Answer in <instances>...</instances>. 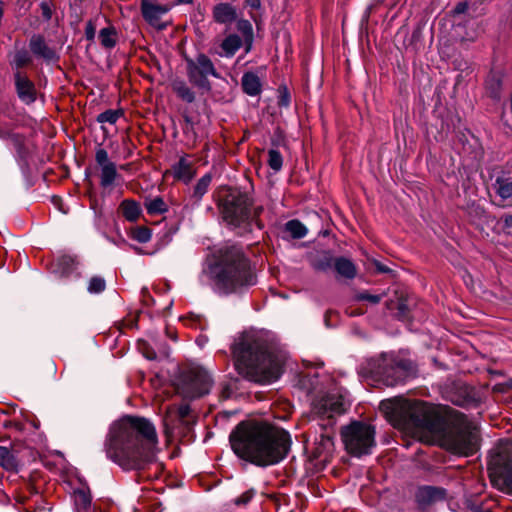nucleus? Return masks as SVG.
Returning <instances> with one entry per match:
<instances>
[{
    "instance_id": "32",
    "label": "nucleus",
    "mask_w": 512,
    "mask_h": 512,
    "mask_svg": "<svg viewBox=\"0 0 512 512\" xmlns=\"http://www.w3.org/2000/svg\"><path fill=\"white\" fill-rule=\"evenodd\" d=\"M285 231L295 239L303 238L307 234L306 227L298 220H290L285 224Z\"/></svg>"
},
{
    "instance_id": "18",
    "label": "nucleus",
    "mask_w": 512,
    "mask_h": 512,
    "mask_svg": "<svg viewBox=\"0 0 512 512\" xmlns=\"http://www.w3.org/2000/svg\"><path fill=\"white\" fill-rule=\"evenodd\" d=\"M212 18L219 24H232L237 19L236 7L227 2H220L212 8Z\"/></svg>"
},
{
    "instance_id": "21",
    "label": "nucleus",
    "mask_w": 512,
    "mask_h": 512,
    "mask_svg": "<svg viewBox=\"0 0 512 512\" xmlns=\"http://www.w3.org/2000/svg\"><path fill=\"white\" fill-rule=\"evenodd\" d=\"M119 210L129 222H136L142 214L140 203L133 199L123 200L119 205Z\"/></svg>"
},
{
    "instance_id": "56",
    "label": "nucleus",
    "mask_w": 512,
    "mask_h": 512,
    "mask_svg": "<svg viewBox=\"0 0 512 512\" xmlns=\"http://www.w3.org/2000/svg\"><path fill=\"white\" fill-rule=\"evenodd\" d=\"M376 268L379 272H387L388 271V268H386L385 266H383L379 263L376 264Z\"/></svg>"
},
{
    "instance_id": "55",
    "label": "nucleus",
    "mask_w": 512,
    "mask_h": 512,
    "mask_svg": "<svg viewBox=\"0 0 512 512\" xmlns=\"http://www.w3.org/2000/svg\"><path fill=\"white\" fill-rule=\"evenodd\" d=\"M74 260L69 257V256H63L61 258L58 259V263L59 264H65V265H70V264H73Z\"/></svg>"
},
{
    "instance_id": "33",
    "label": "nucleus",
    "mask_w": 512,
    "mask_h": 512,
    "mask_svg": "<svg viewBox=\"0 0 512 512\" xmlns=\"http://www.w3.org/2000/svg\"><path fill=\"white\" fill-rule=\"evenodd\" d=\"M334 449V438L330 433L321 434L320 440L317 446V452L319 455H329Z\"/></svg>"
},
{
    "instance_id": "45",
    "label": "nucleus",
    "mask_w": 512,
    "mask_h": 512,
    "mask_svg": "<svg viewBox=\"0 0 512 512\" xmlns=\"http://www.w3.org/2000/svg\"><path fill=\"white\" fill-rule=\"evenodd\" d=\"M13 464L10 451L6 447L0 446V465L9 468Z\"/></svg>"
},
{
    "instance_id": "3",
    "label": "nucleus",
    "mask_w": 512,
    "mask_h": 512,
    "mask_svg": "<svg viewBox=\"0 0 512 512\" xmlns=\"http://www.w3.org/2000/svg\"><path fill=\"white\" fill-rule=\"evenodd\" d=\"M234 453L259 466L283 460L290 448L288 432L267 423H241L230 435Z\"/></svg>"
},
{
    "instance_id": "42",
    "label": "nucleus",
    "mask_w": 512,
    "mask_h": 512,
    "mask_svg": "<svg viewBox=\"0 0 512 512\" xmlns=\"http://www.w3.org/2000/svg\"><path fill=\"white\" fill-rule=\"evenodd\" d=\"M75 504L77 507L81 509H87L91 503V497L88 493L83 490H79L75 492Z\"/></svg>"
},
{
    "instance_id": "27",
    "label": "nucleus",
    "mask_w": 512,
    "mask_h": 512,
    "mask_svg": "<svg viewBox=\"0 0 512 512\" xmlns=\"http://www.w3.org/2000/svg\"><path fill=\"white\" fill-rule=\"evenodd\" d=\"M242 87L245 93L256 96L261 91L260 79L254 73H245L242 77Z\"/></svg>"
},
{
    "instance_id": "48",
    "label": "nucleus",
    "mask_w": 512,
    "mask_h": 512,
    "mask_svg": "<svg viewBox=\"0 0 512 512\" xmlns=\"http://www.w3.org/2000/svg\"><path fill=\"white\" fill-rule=\"evenodd\" d=\"M263 212V207L262 206H253V204L251 205V218H250V222L251 221H255L256 225L259 227V228H262V225L260 223V221L258 220L259 216L261 215V213Z\"/></svg>"
},
{
    "instance_id": "10",
    "label": "nucleus",
    "mask_w": 512,
    "mask_h": 512,
    "mask_svg": "<svg viewBox=\"0 0 512 512\" xmlns=\"http://www.w3.org/2000/svg\"><path fill=\"white\" fill-rule=\"evenodd\" d=\"M212 381L207 371L202 368H191L184 372L176 386V391L183 398L193 399L207 394Z\"/></svg>"
},
{
    "instance_id": "51",
    "label": "nucleus",
    "mask_w": 512,
    "mask_h": 512,
    "mask_svg": "<svg viewBox=\"0 0 512 512\" xmlns=\"http://www.w3.org/2000/svg\"><path fill=\"white\" fill-rule=\"evenodd\" d=\"M231 395H232V389L228 385L223 386V388L221 390V398L228 399Z\"/></svg>"
},
{
    "instance_id": "46",
    "label": "nucleus",
    "mask_w": 512,
    "mask_h": 512,
    "mask_svg": "<svg viewBox=\"0 0 512 512\" xmlns=\"http://www.w3.org/2000/svg\"><path fill=\"white\" fill-rule=\"evenodd\" d=\"M356 298H357V300H360V301H368L372 304H377L381 301L382 296L381 295H373L368 292H362V293H359L356 296Z\"/></svg>"
},
{
    "instance_id": "58",
    "label": "nucleus",
    "mask_w": 512,
    "mask_h": 512,
    "mask_svg": "<svg viewBox=\"0 0 512 512\" xmlns=\"http://www.w3.org/2000/svg\"><path fill=\"white\" fill-rule=\"evenodd\" d=\"M404 309H405V305H404V304H400V305H399V310H400V313H401L402 315H404Z\"/></svg>"
},
{
    "instance_id": "53",
    "label": "nucleus",
    "mask_w": 512,
    "mask_h": 512,
    "mask_svg": "<svg viewBox=\"0 0 512 512\" xmlns=\"http://www.w3.org/2000/svg\"><path fill=\"white\" fill-rule=\"evenodd\" d=\"M290 103V97L288 95L287 92H284L281 97H280V100H279V104L281 106H288Z\"/></svg>"
},
{
    "instance_id": "40",
    "label": "nucleus",
    "mask_w": 512,
    "mask_h": 512,
    "mask_svg": "<svg viewBox=\"0 0 512 512\" xmlns=\"http://www.w3.org/2000/svg\"><path fill=\"white\" fill-rule=\"evenodd\" d=\"M132 238L140 243H147L151 239V230L147 227H137L132 231Z\"/></svg>"
},
{
    "instance_id": "8",
    "label": "nucleus",
    "mask_w": 512,
    "mask_h": 512,
    "mask_svg": "<svg viewBox=\"0 0 512 512\" xmlns=\"http://www.w3.org/2000/svg\"><path fill=\"white\" fill-rule=\"evenodd\" d=\"M252 199L245 193L231 191L221 202V213L225 222L234 227L249 223Z\"/></svg>"
},
{
    "instance_id": "47",
    "label": "nucleus",
    "mask_w": 512,
    "mask_h": 512,
    "mask_svg": "<svg viewBox=\"0 0 512 512\" xmlns=\"http://www.w3.org/2000/svg\"><path fill=\"white\" fill-rule=\"evenodd\" d=\"M254 494H255V492L253 490H248V491L244 492L243 494H241L238 498H236L234 502L236 505H246L247 503H249L251 501Z\"/></svg>"
},
{
    "instance_id": "60",
    "label": "nucleus",
    "mask_w": 512,
    "mask_h": 512,
    "mask_svg": "<svg viewBox=\"0 0 512 512\" xmlns=\"http://www.w3.org/2000/svg\"><path fill=\"white\" fill-rule=\"evenodd\" d=\"M443 20H444V18L439 19V25L442 23Z\"/></svg>"
},
{
    "instance_id": "57",
    "label": "nucleus",
    "mask_w": 512,
    "mask_h": 512,
    "mask_svg": "<svg viewBox=\"0 0 512 512\" xmlns=\"http://www.w3.org/2000/svg\"><path fill=\"white\" fill-rule=\"evenodd\" d=\"M193 0H177V4H191Z\"/></svg>"
},
{
    "instance_id": "34",
    "label": "nucleus",
    "mask_w": 512,
    "mask_h": 512,
    "mask_svg": "<svg viewBox=\"0 0 512 512\" xmlns=\"http://www.w3.org/2000/svg\"><path fill=\"white\" fill-rule=\"evenodd\" d=\"M210 183L211 176L208 174L204 175L202 178L198 180L197 184L194 187L192 195L196 201H200L201 198L207 193Z\"/></svg>"
},
{
    "instance_id": "35",
    "label": "nucleus",
    "mask_w": 512,
    "mask_h": 512,
    "mask_svg": "<svg viewBox=\"0 0 512 512\" xmlns=\"http://www.w3.org/2000/svg\"><path fill=\"white\" fill-rule=\"evenodd\" d=\"M122 116L121 110H106L97 116V122L115 124Z\"/></svg>"
},
{
    "instance_id": "28",
    "label": "nucleus",
    "mask_w": 512,
    "mask_h": 512,
    "mask_svg": "<svg viewBox=\"0 0 512 512\" xmlns=\"http://www.w3.org/2000/svg\"><path fill=\"white\" fill-rule=\"evenodd\" d=\"M101 45L106 49H112L117 43V32L114 27L102 28L99 32Z\"/></svg>"
},
{
    "instance_id": "9",
    "label": "nucleus",
    "mask_w": 512,
    "mask_h": 512,
    "mask_svg": "<svg viewBox=\"0 0 512 512\" xmlns=\"http://www.w3.org/2000/svg\"><path fill=\"white\" fill-rule=\"evenodd\" d=\"M186 72L189 82L204 91L211 90L209 76L219 78L212 60L204 53H199L195 58H186Z\"/></svg>"
},
{
    "instance_id": "17",
    "label": "nucleus",
    "mask_w": 512,
    "mask_h": 512,
    "mask_svg": "<svg viewBox=\"0 0 512 512\" xmlns=\"http://www.w3.org/2000/svg\"><path fill=\"white\" fill-rule=\"evenodd\" d=\"M31 52L39 58L50 62L57 60L56 51L50 47L41 35H33L29 42Z\"/></svg>"
},
{
    "instance_id": "24",
    "label": "nucleus",
    "mask_w": 512,
    "mask_h": 512,
    "mask_svg": "<svg viewBox=\"0 0 512 512\" xmlns=\"http://www.w3.org/2000/svg\"><path fill=\"white\" fill-rule=\"evenodd\" d=\"M241 46V38L236 34H230L222 41V52L219 53V55L230 58L235 55V53L240 49Z\"/></svg>"
},
{
    "instance_id": "11",
    "label": "nucleus",
    "mask_w": 512,
    "mask_h": 512,
    "mask_svg": "<svg viewBox=\"0 0 512 512\" xmlns=\"http://www.w3.org/2000/svg\"><path fill=\"white\" fill-rule=\"evenodd\" d=\"M488 469L491 477L501 481V489L512 494V447L493 456Z\"/></svg>"
},
{
    "instance_id": "15",
    "label": "nucleus",
    "mask_w": 512,
    "mask_h": 512,
    "mask_svg": "<svg viewBox=\"0 0 512 512\" xmlns=\"http://www.w3.org/2000/svg\"><path fill=\"white\" fill-rule=\"evenodd\" d=\"M171 6L160 4L156 0H141V12L143 18L153 27L164 29L165 25L161 23L163 15L169 12Z\"/></svg>"
},
{
    "instance_id": "7",
    "label": "nucleus",
    "mask_w": 512,
    "mask_h": 512,
    "mask_svg": "<svg viewBox=\"0 0 512 512\" xmlns=\"http://www.w3.org/2000/svg\"><path fill=\"white\" fill-rule=\"evenodd\" d=\"M347 452L360 457L369 454L375 446V429L364 422L355 421L341 431Z\"/></svg>"
},
{
    "instance_id": "25",
    "label": "nucleus",
    "mask_w": 512,
    "mask_h": 512,
    "mask_svg": "<svg viewBox=\"0 0 512 512\" xmlns=\"http://www.w3.org/2000/svg\"><path fill=\"white\" fill-rule=\"evenodd\" d=\"M334 268L341 277L352 279L356 276L355 265L345 257L336 258L334 260Z\"/></svg>"
},
{
    "instance_id": "59",
    "label": "nucleus",
    "mask_w": 512,
    "mask_h": 512,
    "mask_svg": "<svg viewBox=\"0 0 512 512\" xmlns=\"http://www.w3.org/2000/svg\"><path fill=\"white\" fill-rule=\"evenodd\" d=\"M492 96H493V97H495V98H496V97H498V96H499V95H498V92H497V91L492 92Z\"/></svg>"
},
{
    "instance_id": "4",
    "label": "nucleus",
    "mask_w": 512,
    "mask_h": 512,
    "mask_svg": "<svg viewBox=\"0 0 512 512\" xmlns=\"http://www.w3.org/2000/svg\"><path fill=\"white\" fill-rule=\"evenodd\" d=\"M235 366L240 375L259 384H271L282 374V361L265 340L243 335L232 347Z\"/></svg>"
},
{
    "instance_id": "23",
    "label": "nucleus",
    "mask_w": 512,
    "mask_h": 512,
    "mask_svg": "<svg viewBox=\"0 0 512 512\" xmlns=\"http://www.w3.org/2000/svg\"><path fill=\"white\" fill-rule=\"evenodd\" d=\"M468 23L464 22H453L452 31L450 32V39L454 42L473 41L475 38V32L469 29Z\"/></svg>"
},
{
    "instance_id": "29",
    "label": "nucleus",
    "mask_w": 512,
    "mask_h": 512,
    "mask_svg": "<svg viewBox=\"0 0 512 512\" xmlns=\"http://www.w3.org/2000/svg\"><path fill=\"white\" fill-rule=\"evenodd\" d=\"M469 4L466 1L460 2L456 5L450 17H452L453 22H464L469 23L471 20V15L468 13Z\"/></svg>"
},
{
    "instance_id": "36",
    "label": "nucleus",
    "mask_w": 512,
    "mask_h": 512,
    "mask_svg": "<svg viewBox=\"0 0 512 512\" xmlns=\"http://www.w3.org/2000/svg\"><path fill=\"white\" fill-rule=\"evenodd\" d=\"M268 165L274 171H280L283 165V158L279 151L270 149L268 151Z\"/></svg>"
},
{
    "instance_id": "37",
    "label": "nucleus",
    "mask_w": 512,
    "mask_h": 512,
    "mask_svg": "<svg viewBox=\"0 0 512 512\" xmlns=\"http://www.w3.org/2000/svg\"><path fill=\"white\" fill-rule=\"evenodd\" d=\"M190 412V407L188 404H182L178 407L176 406H169L167 408V418L165 419V424L167 425L168 418L171 417L173 414H177L178 418L180 420H183L188 416Z\"/></svg>"
},
{
    "instance_id": "50",
    "label": "nucleus",
    "mask_w": 512,
    "mask_h": 512,
    "mask_svg": "<svg viewBox=\"0 0 512 512\" xmlns=\"http://www.w3.org/2000/svg\"><path fill=\"white\" fill-rule=\"evenodd\" d=\"M512 228V215H506L503 218V229L509 230Z\"/></svg>"
},
{
    "instance_id": "16",
    "label": "nucleus",
    "mask_w": 512,
    "mask_h": 512,
    "mask_svg": "<svg viewBox=\"0 0 512 512\" xmlns=\"http://www.w3.org/2000/svg\"><path fill=\"white\" fill-rule=\"evenodd\" d=\"M15 86L19 99L30 104L36 100V89L31 80L20 72L15 73Z\"/></svg>"
},
{
    "instance_id": "13",
    "label": "nucleus",
    "mask_w": 512,
    "mask_h": 512,
    "mask_svg": "<svg viewBox=\"0 0 512 512\" xmlns=\"http://www.w3.org/2000/svg\"><path fill=\"white\" fill-rule=\"evenodd\" d=\"M343 406V400L340 396L326 395L314 400L311 412L318 418L327 419L328 424H332L333 417L344 412Z\"/></svg>"
},
{
    "instance_id": "12",
    "label": "nucleus",
    "mask_w": 512,
    "mask_h": 512,
    "mask_svg": "<svg viewBox=\"0 0 512 512\" xmlns=\"http://www.w3.org/2000/svg\"><path fill=\"white\" fill-rule=\"evenodd\" d=\"M383 362L391 365L390 368L384 367L382 371L378 372L388 386H394L414 373V367L410 361H395L384 357Z\"/></svg>"
},
{
    "instance_id": "41",
    "label": "nucleus",
    "mask_w": 512,
    "mask_h": 512,
    "mask_svg": "<svg viewBox=\"0 0 512 512\" xmlns=\"http://www.w3.org/2000/svg\"><path fill=\"white\" fill-rule=\"evenodd\" d=\"M32 61L31 56L28 51L26 50H20L18 51L13 59V63L17 68L24 67L28 64H30Z\"/></svg>"
},
{
    "instance_id": "20",
    "label": "nucleus",
    "mask_w": 512,
    "mask_h": 512,
    "mask_svg": "<svg viewBox=\"0 0 512 512\" xmlns=\"http://www.w3.org/2000/svg\"><path fill=\"white\" fill-rule=\"evenodd\" d=\"M495 193L502 199L512 198V172L501 171L497 174L493 184Z\"/></svg>"
},
{
    "instance_id": "39",
    "label": "nucleus",
    "mask_w": 512,
    "mask_h": 512,
    "mask_svg": "<svg viewBox=\"0 0 512 512\" xmlns=\"http://www.w3.org/2000/svg\"><path fill=\"white\" fill-rule=\"evenodd\" d=\"M237 29L243 35L246 41L251 42L253 39V28L248 20L240 19L237 21Z\"/></svg>"
},
{
    "instance_id": "49",
    "label": "nucleus",
    "mask_w": 512,
    "mask_h": 512,
    "mask_svg": "<svg viewBox=\"0 0 512 512\" xmlns=\"http://www.w3.org/2000/svg\"><path fill=\"white\" fill-rule=\"evenodd\" d=\"M96 33V27L92 21H88L85 27V36L88 40H93Z\"/></svg>"
},
{
    "instance_id": "44",
    "label": "nucleus",
    "mask_w": 512,
    "mask_h": 512,
    "mask_svg": "<svg viewBox=\"0 0 512 512\" xmlns=\"http://www.w3.org/2000/svg\"><path fill=\"white\" fill-rule=\"evenodd\" d=\"M95 160L100 168L113 164V162L109 160L107 151L102 148L96 151Z\"/></svg>"
},
{
    "instance_id": "6",
    "label": "nucleus",
    "mask_w": 512,
    "mask_h": 512,
    "mask_svg": "<svg viewBox=\"0 0 512 512\" xmlns=\"http://www.w3.org/2000/svg\"><path fill=\"white\" fill-rule=\"evenodd\" d=\"M480 446L477 425L466 415L450 409V456L469 457Z\"/></svg>"
},
{
    "instance_id": "52",
    "label": "nucleus",
    "mask_w": 512,
    "mask_h": 512,
    "mask_svg": "<svg viewBox=\"0 0 512 512\" xmlns=\"http://www.w3.org/2000/svg\"><path fill=\"white\" fill-rule=\"evenodd\" d=\"M245 4L252 9H259L261 7L260 0H245Z\"/></svg>"
},
{
    "instance_id": "43",
    "label": "nucleus",
    "mask_w": 512,
    "mask_h": 512,
    "mask_svg": "<svg viewBox=\"0 0 512 512\" xmlns=\"http://www.w3.org/2000/svg\"><path fill=\"white\" fill-rule=\"evenodd\" d=\"M454 65H455V69L457 70H460L461 71V74L457 76L456 78V83H455V86H454V89L455 91H457L459 88H460V85H461V79L463 77V73H465V75L467 76L468 75V64L466 61H457L455 60L454 61Z\"/></svg>"
},
{
    "instance_id": "22",
    "label": "nucleus",
    "mask_w": 512,
    "mask_h": 512,
    "mask_svg": "<svg viewBox=\"0 0 512 512\" xmlns=\"http://www.w3.org/2000/svg\"><path fill=\"white\" fill-rule=\"evenodd\" d=\"M173 175L176 179L188 183L194 177V170L192 163L185 157L180 160L172 167Z\"/></svg>"
},
{
    "instance_id": "5",
    "label": "nucleus",
    "mask_w": 512,
    "mask_h": 512,
    "mask_svg": "<svg viewBox=\"0 0 512 512\" xmlns=\"http://www.w3.org/2000/svg\"><path fill=\"white\" fill-rule=\"evenodd\" d=\"M214 290L221 295L241 292L255 284L248 260L240 249L227 247L219 251L218 260L211 268Z\"/></svg>"
},
{
    "instance_id": "14",
    "label": "nucleus",
    "mask_w": 512,
    "mask_h": 512,
    "mask_svg": "<svg viewBox=\"0 0 512 512\" xmlns=\"http://www.w3.org/2000/svg\"><path fill=\"white\" fill-rule=\"evenodd\" d=\"M450 403L471 408L478 405L479 398L473 387L463 383H454L450 386Z\"/></svg>"
},
{
    "instance_id": "19",
    "label": "nucleus",
    "mask_w": 512,
    "mask_h": 512,
    "mask_svg": "<svg viewBox=\"0 0 512 512\" xmlns=\"http://www.w3.org/2000/svg\"><path fill=\"white\" fill-rule=\"evenodd\" d=\"M446 491L434 486L420 487L416 492V500L421 505H429L445 498Z\"/></svg>"
},
{
    "instance_id": "54",
    "label": "nucleus",
    "mask_w": 512,
    "mask_h": 512,
    "mask_svg": "<svg viewBox=\"0 0 512 512\" xmlns=\"http://www.w3.org/2000/svg\"><path fill=\"white\" fill-rule=\"evenodd\" d=\"M41 8H42V11H43V16L46 18V19H50L51 17V11L48 7V5L46 3H42L41 4Z\"/></svg>"
},
{
    "instance_id": "1",
    "label": "nucleus",
    "mask_w": 512,
    "mask_h": 512,
    "mask_svg": "<svg viewBox=\"0 0 512 512\" xmlns=\"http://www.w3.org/2000/svg\"><path fill=\"white\" fill-rule=\"evenodd\" d=\"M380 409L394 427L411 437L443 448L448 445L446 407L396 397L382 401Z\"/></svg>"
},
{
    "instance_id": "31",
    "label": "nucleus",
    "mask_w": 512,
    "mask_h": 512,
    "mask_svg": "<svg viewBox=\"0 0 512 512\" xmlns=\"http://www.w3.org/2000/svg\"><path fill=\"white\" fill-rule=\"evenodd\" d=\"M117 170L115 163L104 166L101 168V181L100 184L102 187H109L111 186L117 177Z\"/></svg>"
},
{
    "instance_id": "2",
    "label": "nucleus",
    "mask_w": 512,
    "mask_h": 512,
    "mask_svg": "<svg viewBox=\"0 0 512 512\" xmlns=\"http://www.w3.org/2000/svg\"><path fill=\"white\" fill-rule=\"evenodd\" d=\"M158 445L154 425L145 418L127 416L110 430L107 456L126 470L140 469L151 461Z\"/></svg>"
},
{
    "instance_id": "26",
    "label": "nucleus",
    "mask_w": 512,
    "mask_h": 512,
    "mask_svg": "<svg viewBox=\"0 0 512 512\" xmlns=\"http://www.w3.org/2000/svg\"><path fill=\"white\" fill-rule=\"evenodd\" d=\"M172 90L180 99L187 103H192L195 100L194 91L187 85L184 80H174L172 82Z\"/></svg>"
},
{
    "instance_id": "38",
    "label": "nucleus",
    "mask_w": 512,
    "mask_h": 512,
    "mask_svg": "<svg viewBox=\"0 0 512 512\" xmlns=\"http://www.w3.org/2000/svg\"><path fill=\"white\" fill-rule=\"evenodd\" d=\"M106 282L102 277L94 276L90 279L88 284V292L91 294H98L105 290Z\"/></svg>"
},
{
    "instance_id": "30",
    "label": "nucleus",
    "mask_w": 512,
    "mask_h": 512,
    "mask_svg": "<svg viewBox=\"0 0 512 512\" xmlns=\"http://www.w3.org/2000/svg\"><path fill=\"white\" fill-rule=\"evenodd\" d=\"M145 207L150 215L163 214L168 210V206L161 197H155L145 202Z\"/></svg>"
}]
</instances>
